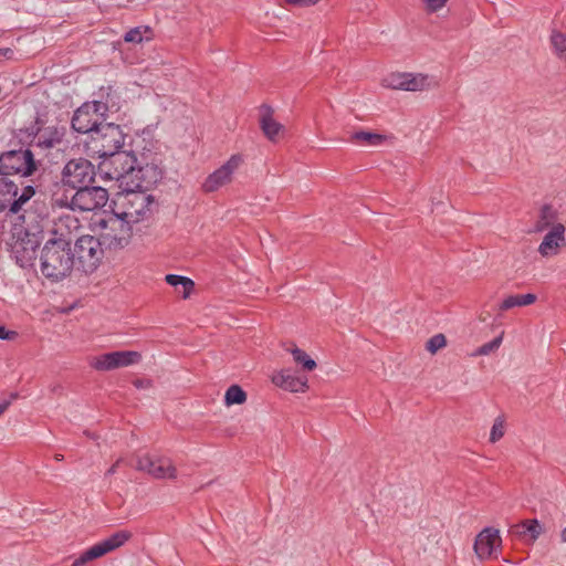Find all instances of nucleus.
Returning <instances> with one entry per match:
<instances>
[{"instance_id":"f257e3e1","label":"nucleus","mask_w":566,"mask_h":566,"mask_svg":"<svg viewBox=\"0 0 566 566\" xmlns=\"http://www.w3.org/2000/svg\"><path fill=\"white\" fill-rule=\"evenodd\" d=\"M71 233L59 230L52 232L40 254V270L42 275L51 282H60L67 277L74 268V252L72 250Z\"/></svg>"},{"instance_id":"f03ea898","label":"nucleus","mask_w":566,"mask_h":566,"mask_svg":"<svg viewBox=\"0 0 566 566\" xmlns=\"http://www.w3.org/2000/svg\"><path fill=\"white\" fill-rule=\"evenodd\" d=\"M44 240L43 229L40 224H27L22 235L13 243L11 256L24 270H33L38 259V249Z\"/></svg>"},{"instance_id":"7ed1b4c3","label":"nucleus","mask_w":566,"mask_h":566,"mask_svg":"<svg viewBox=\"0 0 566 566\" xmlns=\"http://www.w3.org/2000/svg\"><path fill=\"white\" fill-rule=\"evenodd\" d=\"M137 165L138 156L136 150L122 148L102 158L99 169L108 179L129 186Z\"/></svg>"},{"instance_id":"20e7f679","label":"nucleus","mask_w":566,"mask_h":566,"mask_svg":"<svg viewBox=\"0 0 566 566\" xmlns=\"http://www.w3.org/2000/svg\"><path fill=\"white\" fill-rule=\"evenodd\" d=\"M127 137V134L124 133L119 125L105 122L98 129L92 133L87 145L102 159L124 148Z\"/></svg>"},{"instance_id":"39448f33","label":"nucleus","mask_w":566,"mask_h":566,"mask_svg":"<svg viewBox=\"0 0 566 566\" xmlns=\"http://www.w3.org/2000/svg\"><path fill=\"white\" fill-rule=\"evenodd\" d=\"M120 200L124 210L116 216L126 223H137L145 219L151 212V206L155 205L153 196L132 185L127 186L126 193Z\"/></svg>"},{"instance_id":"423d86ee","label":"nucleus","mask_w":566,"mask_h":566,"mask_svg":"<svg viewBox=\"0 0 566 566\" xmlns=\"http://www.w3.org/2000/svg\"><path fill=\"white\" fill-rule=\"evenodd\" d=\"M108 105L102 101L85 102L73 114L71 126L80 134L92 136L106 122Z\"/></svg>"},{"instance_id":"0eeeda50","label":"nucleus","mask_w":566,"mask_h":566,"mask_svg":"<svg viewBox=\"0 0 566 566\" xmlns=\"http://www.w3.org/2000/svg\"><path fill=\"white\" fill-rule=\"evenodd\" d=\"M35 193L34 186H24L20 191L19 186L12 179L0 176V213L18 214Z\"/></svg>"},{"instance_id":"6e6552de","label":"nucleus","mask_w":566,"mask_h":566,"mask_svg":"<svg viewBox=\"0 0 566 566\" xmlns=\"http://www.w3.org/2000/svg\"><path fill=\"white\" fill-rule=\"evenodd\" d=\"M36 161L30 148H19L0 154V176L30 177L36 170Z\"/></svg>"},{"instance_id":"1a4fd4ad","label":"nucleus","mask_w":566,"mask_h":566,"mask_svg":"<svg viewBox=\"0 0 566 566\" xmlns=\"http://www.w3.org/2000/svg\"><path fill=\"white\" fill-rule=\"evenodd\" d=\"M164 178V169L161 167V160L157 154L151 151L142 153L138 157V165L134 177L132 178L130 185L136 189L148 190Z\"/></svg>"},{"instance_id":"9d476101","label":"nucleus","mask_w":566,"mask_h":566,"mask_svg":"<svg viewBox=\"0 0 566 566\" xmlns=\"http://www.w3.org/2000/svg\"><path fill=\"white\" fill-rule=\"evenodd\" d=\"M95 167L85 158H74L69 160L61 172L63 187L80 189L92 185L95 181Z\"/></svg>"},{"instance_id":"9b49d317","label":"nucleus","mask_w":566,"mask_h":566,"mask_svg":"<svg viewBox=\"0 0 566 566\" xmlns=\"http://www.w3.org/2000/svg\"><path fill=\"white\" fill-rule=\"evenodd\" d=\"M74 261L76 260L81 270L88 274L96 270L103 256V249L97 238L82 235L74 243Z\"/></svg>"},{"instance_id":"f8f14e48","label":"nucleus","mask_w":566,"mask_h":566,"mask_svg":"<svg viewBox=\"0 0 566 566\" xmlns=\"http://www.w3.org/2000/svg\"><path fill=\"white\" fill-rule=\"evenodd\" d=\"M132 537V533L128 531H118L112 534L106 539L96 543L92 547L87 548L83 552L71 566H84L85 564L97 559L107 553L115 551L116 548L123 546L127 541Z\"/></svg>"},{"instance_id":"ddd939ff","label":"nucleus","mask_w":566,"mask_h":566,"mask_svg":"<svg viewBox=\"0 0 566 566\" xmlns=\"http://www.w3.org/2000/svg\"><path fill=\"white\" fill-rule=\"evenodd\" d=\"M135 468L138 471L147 472L155 479H176L177 476V469L167 457L149 453L138 455Z\"/></svg>"},{"instance_id":"4468645a","label":"nucleus","mask_w":566,"mask_h":566,"mask_svg":"<svg viewBox=\"0 0 566 566\" xmlns=\"http://www.w3.org/2000/svg\"><path fill=\"white\" fill-rule=\"evenodd\" d=\"M73 200L75 211H94L107 203L108 192L105 188L92 184L75 190Z\"/></svg>"},{"instance_id":"2eb2a0df","label":"nucleus","mask_w":566,"mask_h":566,"mask_svg":"<svg viewBox=\"0 0 566 566\" xmlns=\"http://www.w3.org/2000/svg\"><path fill=\"white\" fill-rule=\"evenodd\" d=\"M242 159L239 155H232L227 163L211 172L202 184L205 192H214L232 180L233 172L240 166Z\"/></svg>"},{"instance_id":"dca6fc26","label":"nucleus","mask_w":566,"mask_h":566,"mask_svg":"<svg viewBox=\"0 0 566 566\" xmlns=\"http://www.w3.org/2000/svg\"><path fill=\"white\" fill-rule=\"evenodd\" d=\"M428 76L412 73H392L384 78V85L392 90L422 91L428 85Z\"/></svg>"},{"instance_id":"f3484780","label":"nucleus","mask_w":566,"mask_h":566,"mask_svg":"<svg viewBox=\"0 0 566 566\" xmlns=\"http://www.w3.org/2000/svg\"><path fill=\"white\" fill-rule=\"evenodd\" d=\"M501 543L499 530L485 527L475 537L474 553L481 560L490 558L501 547Z\"/></svg>"},{"instance_id":"a211bd4d","label":"nucleus","mask_w":566,"mask_h":566,"mask_svg":"<svg viewBox=\"0 0 566 566\" xmlns=\"http://www.w3.org/2000/svg\"><path fill=\"white\" fill-rule=\"evenodd\" d=\"M563 244H565V227L562 223L553 224L543 238L538 247V253L542 256L555 255Z\"/></svg>"},{"instance_id":"6ab92c4d","label":"nucleus","mask_w":566,"mask_h":566,"mask_svg":"<svg viewBox=\"0 0 566 566\" xmlns=\"http://www.w3.org/2000/svg\"><path fill=\"white\" fill-rule=\"evenodd\" d=\"M273 384L291 392L304 391L307 387V379L296 375L291 369H282L272 377Z\"/></svg>"},{"instance_id":"aec40b11","label":"nucleus","mask_w":566,"mask_h":566,"mask_svg":"<svg viewBox=\"0 0 566 566\" xmlns=\"http://www.w3.org/2000/svg\"><path fill=\"white\" fill-rule=\"evenodd\" d=\"M261 118L260 126L263 134L270 139L275 140L279 133L282 130L283 126L273 119L272 117V108L268 105L261 106Z\"/></svg>"},{"instance_id":"412c9836","label":"nucleus","mask_w":566,"mask_h":566,"mask_svg":"<svg viewBox=\"0 0 566 566\" xmlns=\"http://www.w3.org/2000/svg\"><path fill=\"white\" fill-rule=\"evenodd\" d=\"M65 136V128L59 126H48L40 135L36 145L44 149H50L61 144Z\"/></svg>"},{"instance_id":"4be33fe9","label":"nucleus","mask_w":566,"mask_h":566,"mask_svg":"<svg viewBox=\"0 0 566 566\" xmlns=\"http://www.w3.org/2000/svg\"><path fill=\"white\" fill-rule=\"evenodd\" d=\"M513 535L523 539L535 541L542 533V526L537 520H526L511 528Z\"/></svg>"},{"instance_id":"5701e85b","label":"nucleus","mask_w":566,"mask_h":566,"mask_svg":"<svg viewBox=\"0 0 566 566\" xmlns=\"http://www.w3.org/2000/svg\"><path fill=\"white\" fill-rule=\"evenodd\" d=\"M75 189L70 187H63V180L61 179L60 184H56V190L53 193L52 200L54 206L60 208H67L70 210L75 211V207L73 206V196Z\"/></svg>"},{"instance_id":"b1692460","label":"nucleus","mask_w":566,"mask_h":566,"mask_svg":"<svg viewBox=\"0 0 566 566\" xmlns=\"http://www.w3.org/2000/svg\"><path fill=\"white\" fill-rule=\"evenodd\" d=\"M536 295L532 293L510 295L500 304V311H507L515 306L531 305L536 301Z\"/></svg>"},{"instance_id":"393cba45","label":"nucleus","mask_w":566,"mask_h":566,"mask_svg":"<svg viewBox=\"0 0 566 566\" xmlns=\"http://www.w3.org/2000/svg\"><path fill=\"white\" fill-rule=\"evenodd\" d=\"M386 137L378 133L359 130L350 136V142L359 145L378 146L385 142Z\"/></svg>"},{"instance_id":"a878e982","label":"nucleus","mask_w":566,"mask_h":566,"mask_svg":"<svg viewBox=\"0 0 566 566\" xmlns=\"http://www.w3.org/2000/svg\"><path fill=\"white\" fill-rule=\"evenodd\" d=\"M556 219V211L551 205H544L539 211L538 220L534 226V232H543L549 228Z\"/></svg>"},{"instance_id":"bb28decb","label":"nucleus","mask_w":566,"mask_h":566,"mask_svg":"<svg viewBox=\"0 0 566 566\" xmlns=\"http://www.w3.org/2000/svg\"><path fill=\"white\" fill-rule=\"evenodd\" d=\"M112 355L116 368L135 365L142 359V355L135 350H116L112 352Z\"/></svg>"},{"instance_id":"cd10ccee","label":"nucleus","mask_w":566,"mask_h":566,"mask_svg":"<svg viewBox=\"0 0 566 566\" xmlns=\"http://www.w3.org/2000/svg\"><path fill=\"white\" fill-rule=\"evenodd\" d=\"M166 282L175 287H178L179 285L182 287V297L187 298L189 297L195 283L191 279L182 275L177 274H167L165 277Z\"/></svg>"},{"instance_id":"c85d7f7f","label":"nucleus","mask_w":566,"mask_h":566,"mask_svg":"<svg viewBox=\"0 0 566 566\" xmlns=\"http://www.w3.org/2000/svg\"><path fill=\"white\" fill-rule=\"evenodd\" d=\"M247 400V392L239 385H231L224 395L227 406L242 405Z\"/></svg>"},{"instance_id":"c756f323","label":"nucleus","mask_w":566,"mask_h":566,"mask_svg":"<svg viewBox=\"0 0 566 566\" xmlns=\"http://www.w3.org/2000/svg\"><path fill=\"white\" fill-rule=\"evenodd\" d=\"M294 361L301 365L305 370H313L316 367V361L312 359L303 349L294 347L290 349Z\"/></svg>"},{"instance_id":"7c9ffc66","label":"nucleus","mask_w":566,"mask_h":566,"mask_svg":"<svg viewBox=\"0 0 566 566\" xmlns=\"http://www.w3.org/2000/svg\"><path fill=\"white\" fill-rule=\"evenodd\" d=\"M91 366L96 370L103 371L116 369L112 352L95 357Z\"/></svg>"},{"instance_id":"2f4dec72","label":"nucleus","mask_w":566,"mask_h":566,"mask_svg":"<svg viewBox=\"0 0 566 566\" xmlns=\"http://www.w3.org/2000/svg\"><path fill=\"white\" fill-rule=\"evenodd\" d=\"M551 42L557 54L566 59V35L554 31L551 35Z\"/></svg>"},{"instance_id":"473e14b6","label":"nucleus","mask_w":566,"mask_h":566,"mask_svg":"<svg viewBox=\"0 0 566 566\" xmlns=\"http://www.w3.org/2000/svg\"><path fill=\"white\" fill-rule=\"evenodd\" d=\"M148 31V27L133 28L124 34V41L129 43H140L144 40V33Z\"/></svg>"},{"instance_id":"72a5a7b5","label":"nucleus","mask_w":566,"mask_h":566,"mask_svg":"<svg viewBox=\"0 0 566 566\" xmlns=\"http://www.w3.org/2000/svg\"><path fill=\"white\" fill-rule=\"evenodd\" d=\"M447 345V338L443 334H436L432 337L428 339L426 343V349L431 353L436 354L439 349L443 348Z\"/></svg>"},{"instance_id":"f704fd0d","label":"nucleus","mask_w":566,"mask_h":566,"mask_svg":"<svg viewBox=\"0 0 566 566\" xmlns=\"http://www.w3.org/2000/svg\"><path fill=\"white\" fill-rule=\"evenodd\" d=\"M501 343H502V336H497L494 339H492L491 342H488V343L483 344L482 346H480L475 350L474 355L475 356L489 355V354L493 353L494 350H496L500 347Z\"/></svg>"},{"instance_id":"c9c22d12","label":"nucleus","mask_w":566,"mask_h":566,"mask_svg":"<svg viewBox=\"0 0 566 566\" xmlns=\"http://www.w3.org/2000/svg\"><path fill=\"white\" fill-rule=\"evenodd\" d=\"M504 433H505L504 420L499 417L494 420V423L491 428L490 442L495 443L501 438H503Z\"/></svg>"},{"instance_id":"e433bc0d","label":"nucleus","mask_w":566,"mask_h":566,"mask_svg":"<svg viewBox=\"0 0 566 566\" xmlns=\"http://www.w3.org/2000/svg\"><path fill=\"white\" fill-rule=\"evenodd\" d=\"M20 135L22 138H27L30 142H33L35 138L39 139V137L41 135V130H40L39 126H35L32 122L25 128L20 129Z\"/></svg>"},{"instance_id":"4c0bfd02","label":"nucleus","mask_w":566,"mask_h":566,"mask_svg":"<svg viewBox=\"0 0 566 566\" xmlns=\"http://www.w3.org/2000/svg\"><path fill=\"white\" fill-rule=\"evenodd\" d=\"M17 391L9 392L7 396L0 397V416L9 408L13 400L18 399Z\"/></svg>"},{"instance_id":"58836bf2","label":"nucleus","mask_w":566,"mask_h":566,"mask_svg":"<svg viewBox=\"0 0 566 566\" xmlns=\"http://www.w3.org/2000/svg\"><path fill=\"white\" fill-rule=\"evenodd\" d=\"M426 4L428 12H437L440 10L448 0H422Z\"/></svg>"},{"instance_id":"ea45409f","label":"nucleus","mask_w":566,"mask_h":566,"mask_svg":"<svg viewBox=\"0 0 566 566\" xmlns=\"http://www.w3.org/2000/svg\"><path fill=\"white\" fill-rule=\"evenodd\" d=\"M318 1L319 0H284V3L293 7L306 8L316 4Z\"/></svg>"},{"instance_id":"a19ab883","label":"nucleus","mask_w":566,"mask_h":566,"mask_svg":"<svg viewBox=\"0 0 566 566\" xmlns=\"http://www.w3.org/2000/svg\"><path fill=\"white\" fill-rule=\"evenodd\" d=\"M18 336L15 331H9L3 325H0V339L12 340Z\"/></svg>"},{"instance_id":"79ce46f5","label":"nucleus","mask_w":566,"mask_h":566,"mask_svg":"<svg viewBox=\"0 0 566 566\" xmlns=\"http://www.w3.org/2000/svg\"><path fill=\"white\" fill-rule=\"evenodd\" d=\"M133 385L138 389H145L151 386V381L146 378H137L133 381Z\"/></svg>"},{"instance_id":"37998d69","label":"nucleus","mask_w":566,"mask_h":566,"mask_svg":"<svg viewBox=\"0 0 566 566\" xmlns=\"http://www.w3.org/2000/svg\"><path fill=\"white\" fill-rule=\"evenodd\" d=\"M33 124H34L35 126H39V128H40L41 133L46 128V127H45L46 119L44 118V116H43V115L38 114V115L35 116V118H34V120H33Z\"/></svg>"},{"instance_id":"c03bdc74","label":"nucleus","mask_w":566,"mask_h":566,"mask_svg":"<svg viewBox=\"0 0 566 566\" xmlns=\"http://www.w3.org/2000/svg\"><path fill=\"white\" fill-rule=\"evenodd\" d=\"M14 52L10 48L0 49V61L12 59Z\"/></svg>"},{"instance_id":"a18cd8bd","label":"nucleus","mask_w":566,"mask_h":566,"mask_svg":"<svg viewBox=\"0 0 566 566\" xmlns=\"http://www.w3.org/2000/svg\"><path fill=\"white\" fill-rule=\"evenodd\" d=\"M120 461H122L120 459H119V460H117V461H116V462H115V463H114V464H113V465H112V467L106 471V475H113V474H115V473H116V471H117V468H118V465H119V462H120Z\"/></svg>"},{"instance_id":"49530a36","label":"nucleus","mask_w":566,"mask_h":566,"mask_svg":"<svg viewBox=\"0 0 566 566\" xmlns=\"http://www.w3.org/2000/svg\"><path fill=\"white\" fill-rule=\"evenodd\" d=\"M562 542L566 543V527L560 533Z\"/></svg>"},{"instance_id":"de8ad7c7","label":"nucleus","mask_w":566,"mask_h":566,"mask_svg":"<svg viewBox=\"0 0 566 566\" xmlns=\"http://www.w3.org/2000/svg\"><path fill=\"white\" fill-rule=\"evenodd\" d=\"M54 458H55V460H57V461H62L64 457H63V454L56 453V454L54 455Z\"/></svg>"}]
</instances>
